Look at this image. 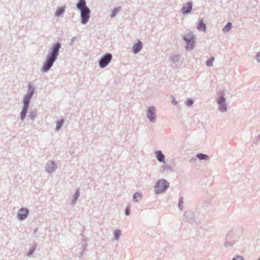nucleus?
I'll use <instances>...</instances> for the list:
<instances>
[{
  "label": "nucleus",
  "instance_id": "nucleus-35",
  "mask_svg": "<svg viewBox=\"0 0 260 260\" xmlns=\"http://www.w3.org/2000/svg\"><path fill=\"white\" fill-rule=\"evenodd\" d=\"M162 168L164 170H169L171 169V166L169 165H166L162 167Z\"/></svg>",
  "mask_w": 260,
  "mask_h": 260
},
{
  "label": "nucleus",
  "instance_id": "nucleus-13",
  "mask_svg": "<svg viewBox=\"0 0 260 260\" xmlns=\"http://www.w3.org/2000/svg\"><path fill=\"white\" fill-rule=\"evenodd\" d=\"M142 47L143 43L140 40H138L137 43L133 45L132 52L134 54H137L142 50Z\"/></svg>",
  "mask_w": 260,
  "mask_h": 260
},
{
  "label": "nucleus",
  "instance_id": "nucleus-22",
  "mask_svg": "<svg viewBox=\"0 0 260 260\" xmlns=\"http://www.w3.org/2000/svg\"><path fill=\"white\" fill-rule=\"evenodd\" d=\"M64 11H65V10H64V8L58 7V8H57V9L55 12V15L56 17H59L63 14V13L64 12Z\"/></svg>",
  "mask_w": 260,
  "mask_h": 260
},
{
  "label": "nucleus",
  "instance_id": "nucleus-8",
  "mask_svg": "<svg viewBox=\"0 0 260 260\" xmlns=\"http://www.w3.org/2000/svg\"><path fill=\"white\" fill-rule=\"evenodd\" d=\"M146 116L150 122L154 123L156 117L155 107L154 106L149 107L147 109Z\"/></svg>",
  "mask_w": 260,
  "mask_h": 260
},
{
  "label": "nucleus",
  "instance_id": "nucleus-31",
  "mask_svg": "<svg viewBox=\"0 0 260 260\" xmlns=\"http://www.w3.org/2000/svg\"><path fill=\"white\" fill-rule=\"evenodd\" d=\"M193 103L194 100L192 99L189 98L185 101V104L188 107H190L193 105Z\"/></svg>",
  "mask_w": 260,
  "mask_h": 260
},
{
  "label": "nucleus",
  "instance_id": "nucleus-41",
  "mask_svg": "<svg viewBox=\"0 0 260 260\" xmlns=\"http://www.w3.org/2000/svg\"><path fill=\"white\" fill-rule=\"evenodd\" d=\"M258 139H260V134L258 136L257 138Z\"/></svg>",
  "mask_w": 260,
  "mask_h": 260
},
{
  "label": "nucleus",
  "instance_id": "nucleus-5",
  "mask_svg": "<svg viewBox=\"0 0 260 260\" xmlns=\"http://www.w3.org/2000/svg\"><path fill=\"white\" fill-rule=\"evenodd\" d=\"M217 103L218 104V110L222 113L227 111V104L226 100L224 97V93L223 91H220L218 93V97L217 99Z\"/></svg>",
  "mask_w": 260,
  "mask_h": 260
},
{
  "label": "nucleus",
  "instance_id": "nucleus-27",
  "mask_svg": "<svg viewBox=\"0 0 260 260\" xmlns=\"http://www.w3.org/2000/svg\"><path fill=\"white\" fill-rule=\"evenodd\" d=\"M232 24L231 22H229L223 28V32H228L232 29Z\"/></svg>",
  "mask_w": 260,
  "mask_h": 260
},
{
  "label": "nucleus",
  "instance_id": "nucleus-4",
  "mask_svg": "<svg viewBox=\"0 0 260 260\" xmlns=\"http://www.w3.org/2000/svg\"><path fill=\"white\" fill-rule=\"evenodd\" d=\"M169 187L168 182L164 179H159L155 183V193L160 194L164 192Z\"/></svg>",
  "mask_w": 260,
  "mask_h": 260
},
{
  "label": "nucleus",
  "instance_id": "nucleus-36",
  "mask_svg": "<svg viewBox=\"0 0 260 260\" xmlns=\"http://www.w3.org/2000/svg\"><path fill=\"white\" fill-rule=\"evenodd\" d=\"M125 214L126 215H127V216L130 214V209H129V207H127L125 208Z\"/></svg>",
  "mask_w": 260,
  "mask_h": 260
},
{
  "label": "nucleus",
  "instance_id": "nucleus-3",
  "mask_svg": "<svg viewBox=\"0 0 260 260\" xmlns=\"http://www.w3.org/2000/svg\"><path fill=\"white\" fill-rule=\"evenodd\" d=\"M182 39L186 42V49L187 50H192L196 44V36L193 32H189V33L183 35L181 36Z\"/></svg>",
  "mask_w": 260,
  "mask_h": 260
},
{
  "label": "nucleus",
  "instance_id": "nucleus-9",
  "mask_svg": "<svg viewBox=\"0 0 260 260\" xmlns=\"http://www.w3.org/2000/svg\"><path fill=\"white\" fill-rule=\"evenodd\" d=\"M184 218L186 221L189 222L191 224L196 222V217L194 212L191 210L185 211L184 214Z\"/></svg>",
  "mask_w": 260,
  "mask_h": 260
},
{
  "label": "nucleus",
  "instance_id": "nucleus-11",
  "mask_svg": "<svg viewBox=\"0 0 260 260\" xmlns=\"http://www.w3.org/2000/svg\"><path fill=\"white\" fill-rule=\"evenodd\" d=\"M234 234V231L232 230L230 231L226 235L225 238V241L224 243V246L228 248L232 247L234 245V241H232L233 236Z\"/></svg>",
  "mask_w": 260,
  "mask_h": 260
},
{
  "label": "nucleus",
  "instance_id": "nucleus-16",
  "mask_svg": "<svg viewBox=\"0 0 260 260\" xmlns=\"http://www.w3.org/2000/svg\"><path fill=\"white\" fill-rule=\"evenodd\" d=\"M157 160L162 163H165V155L162 153L161 150H157L155 152Z\"/></svg>",
  "mask_w": 260,
  "mask_h": 260
},
{
  "label": "nucleus",
  "instance_id": "nucleus-12",
  "mask_svg": "<svg viewBox=\"0 0 260 260\" xmlns=\"http://www.w3.org/2000/svg\"><path fill=\"white\" fill-rule=\"evenodd\" d=\"M29 211L28 209L22 208L17 213V218L19 220H24L27 217Z\"/></svg>",
  "mask_w": 260,
  "mask_h": 260
},
{
  "label": "nucleus",
  "instance_id": "nucleus-20",
  "mask_svg": "<svg viewBox=\"0 0 260 260\" xmlns=\"http://www.w3.org/2000/svg\"><path fill=\"white\" fill-rule=\"evenodd\" d=\"M64 121V120L63 118H61L60 119L56 121V125L55 128L56 131H59L61 129L63 125Z\"/></svg>",
  "mask_w": 260,
  "mask_h": 260
},
{
  "label": "nucleus",
  "instance_id": "nucleus-43",
  "mask_svg": "<svg viewBox=\"0 0 260 260\" xmlns=\"http://www.w3.org/2000/svg\"><path fill=\"white\" fill-rule=\"evenodd\" d=\"M257 260H260V257Z\"/></svg>",
  "mask_w": 260,
  "mask_h": 260
},
{
  "label": "nucleus",
  "instance_id": "nucleus-2",
  "mask_svg": "<svg viewBox=\"0 0 260 260\" xmlns=\"http://www.w3.org/2000/svg\"><path fill=\"white\" fill-rule=\"evenodd\" d=\"M35 92L34 87L29 84L28 85V91L27 93L24 95L23 99V107L22 110L20 112V119L23 121L26 117V115L28 112L29 105L30 102V100L32 97Z\"/></svg>",
  "mask_w": 260,
  "mask_h": 260
},
{
  "label": "nucleus",
  "instance_id": "nucleus-38",
  "mask_svg": "<svg viewBox=\"0 0 260 260\" xmlns=\"http://www.w3.org/2000/svg\"><path fill=\"white\" fill-rule=\"evenodd\" d=\"M77 255L79 257H81L83 256V252H81V251H79V252H78Z\"/></svg>",
  "mask_w": 260,
  "mask_h": 260
},
{
  "label": "nucleus",
  "instance_id": "nucleus-33",
  "mask_svg": "<svg viewBox=\"0 0 260 260\" xmlns=\"http://www.w3.org/2000/svg\"><path fill=\"white\" fill-rule=\"evenodd\" d=\"M197 158L195 157H192L191 158V159L189 160L190 162L194 163L196 165H198V161H197Z\"/></svg>",
  "mask_w": 260,
  "mask_h": 260
},
{
  "label": "nucleus",
  "instance_id": "nucleus-37",
  "mask_svg": "<svg viewBox=\"0 0 260 260\" xmlns=\"http://www.w3.org/2000/svg\"><path fill=\"white\" fill-rule=\"evenodd\" d=\"M255 58L257 61L260 63V52H258L256 55Z\"/></svg>",
  "mask_w": 260,
  "mask_h": 260
},
{
  "label": "nucleus",
  "instance_id": "nucleus-10",
  "mask_svg": "<svg viewBox=\"0 0 260 260\" xmlns=\"http://www.w3.org/2000/svg\"><path fill=\"white\" fill-rule=\"evenodd\" d=\"M57 165L54 161L49 160L45 166V170L48 174L53 173L57 168Z\"/></svg>",
  "mask_w": 260,
  "mask_h": 260
},
{
  "label": "nucleus",
  "instance_id": "nucleus-32",
  "mask_svg": "<svg viewBox=\"0 0 260 260\" xmlns=\"http://www.w3.org/2000/svg\"><path fill=\"white\" fill-rule=\"evenodd\" d=\"M183 197H180L179 198V202H178V208H179L180 210H182L183 209Z\"/></svg>",
  "mask_w": 260,
  "mask_h": 260
},
{
  "label": "nucleus",
  "instance_id": "nucleus-23",
  "mask_svg": "<svg viewBox=\"0 0 260 260\" xmlns=\"http://www.w3.org/2000/svg\"><path fill=\"white\" fill-rule=\"evenodd\" d=\"M86 239L82 238L81 240V243L82 245L81 247L79 248V250L81 251V252H84L87 248V244L86 243Z\"/></svg>",
  "mask_w": 260,
  "mask_h": 260
},
{
  "label": "nucleus",
  "instance_id": "nucleus-17",
  "mask_svg": "<svg viewBox=\"0 0 260 260\" xmlns=\"http://www.w3.org/2000/svg\"><path fill=\"white\" fill-rule=\"evenodd\" d=\"M197 28L199 31H201L205 32L206 31V29H207L206 25L204 22L203 19H199Z\"/></svg>",
  "mask_w": 260,
  "mask_h": 260
},
{
  "label": "nucleus",
  "instance_id": "nucleus-6",
  "mask_svg": "<svg viewBox=\"0 0 260 260\" xmlns=\"http://www.w3.org/2000/svg\"><path fill=\"white\" fill-rule=\"evenodd\" d=\"M112 55L110 53H106L99 60V65L101 68L107 67L112 60Z\"/></svg>",
  "mask_w": 260,
  "mask_h": 260
},
{
  "label": "nucleus",
  "instance_id": "nucleus-39",
  "mask_svg": "<svg viewBox=\"0 0 260 260\" xmlns=\"http://www.w3.org/2000/svg\"><path fill=\"white\" fill-rule=\"evenodd\" d=\"M172 103L175 105H177L178 104V102L176 101L174 98L173 99Z\"/></svg>",
  "mask_w": 260,
  "mask_h": 260
},
{
  "label": "nucleus",
  "instance_id": "nucleus-28",
  "mask_svg": "<svg viewBox=\"0 0 260 260\" xmlns=\"http://www.w3.org/2000/svg\"><path fill=\"white\" fill-rule=\"evenodd\" d=\"M36 244L35 243L34 245L29 248V251L27 253V256H30L34 253L36 249Z\"/></svg>",
  "mask_w": 260,
  "mask_h": 260
},
{
  "label": "nucleus",
  "instance_id": "nucleus-7",
  "mask_svg": "<svg viewBox=\"0 0 260 260\" xmlns=\"http://www.w3.org/2000/svg\"><path fill=\"white\" fill-rule=\"evenodd\" d=\"M81 23L82 24H86L90 17V10L89 8H87L84 10L80 11Z\"/></svg>",
  "mask_w": 260,
  "mask_h": 260
},
{
  "label": "nucleus",
  "instance_id": "nucleus-18",
  "mask_svg": "<svg viewBox=\"0 0 260 260\" xmlns=\"http://www.w3.org/2000/svg\"><path fill=\"white\" fill-rule=\"evenodd\" d=\"M196 157L200 160L209 159V156L207 154L202 153H197L196 155Z\"/></svg>",
  "mask_w": 260,
  "mask_h": 260
},
{
  "label": "nucleus",
  "instance_id": "nucleus-29",
  "mask_svg": "<svg viewBox=\"0 0 260 260\" xmlns=\"http://www.w3.org/2000/svg\"><path fill=\"white\" fill-rule=\"evenodd\" d=\"M214 60V57H210L206 61V65L208 67H211Z\"/></svg>",
  "mask_w": 260,
  "mask_h": 260
},
{
  "label": "nucleus",
  "instance_id": "nucleus-30",
  "mask_svg": "<svg viewBox=\"0 0 260 260\" xmlns=\"http://www.w3.org/2000/svg\"><path fill=\"white\" fill-rule=\"evenodd\" d=\"M36 116V112L35 111H31L29 112L28 117L32 121H34L35 117Z\"/></svg>",
  "mask_w": 260,
  "mask_h": 260
},
{
  "label": "nucleus",
  "instance_id": "nucleus-19",
  "mask_svg": "<svg viewBox=\"0 0 260 260\" xmlns=\"http://www.w3.org/2000/svg\"><path fill=\"white\" fill-rule=\"evenodd\" d=\"M80 196V191L79 189H77L73 196L72 201L71 202V204L72 205H75L76 204V201L78 200L79 197Z\"/></svg>",
  "mask_w": 260,
  "mask_h": 260
},
{
  "label": "nucleus",
  "instance_id": "nucleus-42",
  "mask_svg": "<svg viewBox=\"0 0 260 260\" xmlns=\"http://www.w3.org/2000/svg\"><path fill=\"white\" fill-rule=\"evenodd\" d=\"M75 39V38H73V39H72V42H74V39Z\"/></svg>",
  "mask_w": 260,
  "mask_h": 260
},
{
  "label": "nucleus",
  "instance_id": "nucleus-40",
  "mask_svg": "<svg viewBox=\"0 0 260 260\" xmlns=\"http://www.w3.org/2000/svg\"><path fill=\"white\" fill-rule=\"evenodd\" d=\"M258 139L257 138H256V139H253V142H254V143H256L258 142Z\"/></svg>",
  "mask_w": 260,
  "mask_h": 260
},
{
  "label": "nucleus",
  "instance_id": "nucleus-34",
  "mask_svg": "<svg viewBox=\"0 0 260 260\" xmlns=\"http://www.w3.org/2000/svg\"><path fill=\"white\" fill-rule=\"evenodd\" d=\"M244 260V257L242 256L237 255L234 257L232 260Z\"/></svg>",
  "mask_w": 260,
  "mask_h": 260
},
{
  "label": "nucleus",
  "instance_id": "nucleus-15",
  "mask_svg": "<svg viewBox=\"0 0 260 260\" xmlns=\"http://www.w3.org/2000/svg\"><path fill=\"white\" fill-rule=\"evenodd\" d=\"M76 8L80 11L89 8L86 5L85 0H79L76 4Z\"/></svg>",
  "mask_w": 260,
  "mask_h": 260
},
{
  "label": "nucleus",
  "instance_id": "nucleus-21",
  "mask_svg": "<svg viewBox=\"0 0 260 260\" xmlns=\"http://www.w3.org/2000/svg\"><path fill=\"white\" fill-rule=\"evenodd\" d=\"M142 200V194L140 192H136L133 194V200L135 202H138Z\"/></svg>",
  "mask_w": 260,
  "mask_h": 260
},
{
  "label": "nucleus",
  "instance_id": "nucleus-24",
  "mask_svg": "<svg viewBox=\"0 0 260 260\" xmlns=\"http://www.w3.org/2000/svg\"><path fill=\"white\" fill-rule=\"evenodd\" d=\"M180 59L179 55H175L170 57V59L173 62L174 64H176Z\"/></svg>",
  "mask_w": 260,
  "mask_h": 260
},
{
  "label": "nucleus",
  "instance_id": "nucleus-1",
  "mask_svg": "<svg viewBox=\"0 0 260 260\" xmlns=\"http://www.w3.org/2000/svg\"><path fill=\"white\" fill-rule=\"evenodd\" d=\"M61 47V44L59 42L52 45L41 68V71L43 73L48 72L53 66L59 55V50Z\"/></svg>",
  "mask_w": 260,
  "mask_h": 260
},
{
  "label": "nucleus",
  "instance_id": "nucleus-25",
  "mask_svg": "<svg viewBox=\"0 0 260 260\" xmlns=\"http://www.w3.org/2000/svg\"><path fill=\"white\" fill-rule=\"evenodd\" d=\"M121 9L120 7H117L115 8L112 11V13L110 15V17L112 18L115 17L117 13L119 12Z\"/></svg>",
  "mask_w": 260,
  "mask_h": 260
},
{
  "label": "nucleus",
  "instance_id": "nucleus-26",
  "mask_svg": "<svg viewBox=\"0 0 260 260\" xmlns=\"http://www.w3.org/2000/svg\"><path fill=\"white\" fill-rule=\"evenodd\" d=\"M121 235V232L120 230H116L114 231V239L117 241Z\"/></svg>",
  "mask_w": 260,
  "mask_h": 260
},
{
  "label": "nucleus",
  "instance_id": "nucleus-14",
  "mask_svg": "<svg viewBox=\"0 0 260 260\" xmlns=\"http://www.w3.org/2000/svg\"><path fill=\"white\" fill-rule=\"evenodd\" d=\"M192 3L191 2H187L185 5L181 9L182 13L183 14H188L190 13L192 10Z\"/></svg>",
  "mask_w": 260,
  "mask_h": 260
}]
</instances>
